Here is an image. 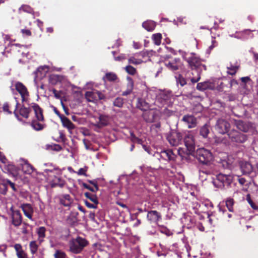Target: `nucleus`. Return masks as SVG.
Here are the masks:
<instances>
[{"mask_svg": "<svg viewBox=\"0 0 258 258\" xmlns=\"http://www.w3.org/2000/svg\"><path fill=\"white\" fill-rule=\"evenodd\" d=\"M181 54L192 70V75H195L191 78V82L193 83L198 82L201 78V73L203 69H206V66L202 64L201 59L195 53L182 52Z\"/></svg>", "mask_w": 258, "mask_h": 258, "instance_id": "obj_1", "label": "nucleus"}, {"mask_svg": "<svg viewBox=\"0 0 258 258\" xmlns=\"http://www.w3.org/2000/svg\"><path fill=\"white\" fill-rule=\"evenodd\" d=\"M44 174L46 176V179L50 182L52 187L56 186L62 187L65 183V180L63 179L61 175L62 174V170L58 168H53L51 169H45Z\"/></svg>", "mask_w": 258, "mask_h": 258, "instance_id": "obj_2", "label": "nucleus"}, {"mask_svg": "<svg viewBox=\"0 0 258 258\" xmlns=\"http://www.w3.org/2000/svg\"><path fill=\"white\" fill-rule=\"evenodd\" d=\"M156 100L155 103L159 107L164 105H171L173 103V96L170 91L156 90L155 91Z\"/></svg>", "mask_w": 258, "mask_h": 258, "instance_id": "obj_3", "label": "nucleus"}, {"mask_svg": "<svg viewBox=\"0 0 258 258\" xmlns=\"http://www.w3.org/2000/svg\"><path fill=\"white\" fill-rule=\"evenodd\" d=\"M233 180V176L230 174L219 173L213 179V183L215 187L222 188L229 186Z\"/></svg>", "mask_w": 258, "mask_h": 258, "instance_id": "obj_4", "label": "nucleus"}, {"mask_svg": "<svg viewBox=\"0 0 258 258\" xmlns=\"http://www.w3.org/2000/svg\"><path fill=\"white\" fill-rule=\"evenodd\" d=\"M87 244L88 242L85 238L78 236L70 241V251L73 253H79Z\"/></svg>", "mask_w": 258, "mask_h": 258, "instance_id": "obj_5", "label": "nucleus"}, {"mask_svg": "<svg viewBox=\"0 0 258 258\" xmlns=\"http://www.w3.org/2000/svg\"><path fill=\"white\" fill-rule=\"evenodd\" d=\"M31 107L34 110L35 117L37 120H32L31 125L35 130L40 131L44 128V125L39 122L43 120V116L42 114V110L40 107L35 103L32 104Z\"/></svg>", "mask_w": 258, "mask_h": 258, "instance_id": "obj_6", "label": "nucleus"}, {"mask_svg": "<svg viewBox=\"0 0 258 258\" xmlns=\"http://www.w3.org/2000/svg\"><path fill=\"white\" fill-rule=\"evenodd\" d=\"M142 172L145 175L146 181L150 185L156 186L157 170L150 167L143 166L140 167Z\"/></svg>", "mask_w": 258, "mask_h": 258, "instance_id": "obj_7", "label": "nucleus"}, {"mask_svg": "<svg viewBox=\"0 0 258 258\" xmlns=\"http://www.w3.org/2000/svg\"><path fill=\"white\" fill-rule=\"evenodd\" d=\"M196 156L199 161L204 164H208L213 159L211 152L205 148L198 149L196 153Z\"/></svg>", "mask_w": 258, "mask_h": 258, "instance_id": "obj_8", "label": "nucleus"}, {"mask_svg": "<svg viewBox=\"0 0 258 258\" xmlns=\"http://www.w3.org/2000/svg\"><path fill=\"white\" fill-rule=\"evenodd\" d=\"M182 139L181 133L176 131H172L167 136V140L169 144L173 146H177L181 144Z\"/></svg>", "mask_w": 258, "mask_h": 258, "instance_id": "obj_9", "label": "nucleus"}, {"mask_svg": "<svg viewBox=\"0 0 258 258\" xmlns=\"http://www.w3.org/2000/svg\"><path fill=\"white\" fill-rule=\"evenodd\" d=\"M15 87L21 96L22 103H27L29 99V93L26 86L22 83L17 82Z\"/></svg>", "mask_w": 258, "mask_h": 258, "instance_id": "obj_10", "label": "nucleus"}, {"mask_svg": "<svg viewBox=\"0 0 258 258\" xmlns=\"http://www.w3.org/2000/svg\"><path fill=\"white\" fill-rule=\"evenodd\" d=\"M229 127V123L225 119L222 118L218 119L215 124L216 130L221 134L227 133Z\"/></svg>", "mask_w": 258, "mask_h": 258, "instance_id": "obj_11", "label": "nucleus"}, {"mask_svg": "<svg viewBox=\"0 0 258 258\" xmlns=\"http://www.w3.org/2000/svg\"><path fill=\"white\" fill-rule=\"evenodd\" d=\"M16 104L15 105V109L14 110V114L15 116L18 118V120H21L20 116H22L25 118H28L29 117V114L30 111V108H27L24 106L21 107V108L18 111L17 110L18 106L19 105L18 101L17 100V98H15Z\"/></svg>", "mask_w": 258, "mask_h": 258, "instance_id": "obj_12", "label": "nucleus"}, {"mask_svg": "<svg viewBox=\"0 0 258 258\" xmlns=\"http://www.w3.org/2000/svg\"><path fill=\"white\" fill-rule=\"evenodd\" d=\"M184 142L189 151H192L195 150V142L191 131H187L185 134Z\"/></svg>", "mask_w": 258, "mask_h": 258, "instance_id": "obj_13", "label": "nucleus"}, {"mask_svg": "<svg viewBox=\"0 0 258 258\" xmlns=\"http://www.w3.org/2000/svg\"><path fill=\"white\" fill-rule=\"evenodd\" d=\"M228 135L231 141L236 143H243L247 139L246 136L245 135L234 130L230 131Z\"/></svg>", "mask_w": 258, "mask_h": 258, "instance_id": "obj_14", "label": "nucleus"}, {"mask_svg": "<svg viewBox=\"0 0 258 258\" xmlns=\"http://www.w3.org/2000/svg\"><path fill=\"white\" fill-rule=\"evenodd\" d=\"M155 156L159 159L167 161H174L176 156L171 150H163L160 153H157Z\"/></svg>", "mask_w": 258, "mask_h": 258, "instance_id": "obj_15", "label": "nucleus"}, {"mask_svg": "<svg viewBox=\"0 0 258 258\" xmlns=\"http://www.w3.org/2000/svg\"><path fill=\"white\" fill-rule=\"evenodd\" d=\"M85 97L89 102H94L98 100L104 99V95L98 91H87L85 93Z\"/></svg>", "mask_w": 258, "mask_h": 258, "instance_id": "obj_16", "label": "nucleus"}, {"mask_svg": "<svg viewBox=\"0 0 258 258\" xmlns=\"http://www.w3.org/2000/svg\"><path fill=\"white\" fill-rule=\"evenodd\" d=\"M12 223L15 227L19 226L22 222V215L18 210H14L13 207L11 208Z\"/></svg>", "mask_w": 258, "mask_h": 258, "instance_id": "obj_17", "label": "nucleus"}, {"mask_svg": "<svg viewBox=\"0 0 258 258\" xmlns=\"http://www.w3.org/2000/svg\"><path fill=\"white\" fill-rule=\"evenodd\" d=\"M48 71V67L46 66H41L38 68L37 70L34 72V80L35 83L39 80L43 79L46 75Z\"/></svg>", "mask_w": 258, "mask_h": 258, "instance_id": "obj_18", "label": "nucleus"}, {"mask_svg": "<svg viewBox=\"0 0 258 258\" xmlns=\"http://www.w3.org/2000/svg\"><path fill=\"white\" fill-rule=\"evenodd\" d=\"M181 121L187 125L188 128H194L197 126V118L192 115H185L183 116Z\"/></svg>", "mask_w": 258, "mask_h": 258, "instance_id": "obj_19", "label": "nucleus"}, {"mask_svg": "<svg viewBox=\"0 0 258 258\" xmlns=\"http://www.w3.org/2000/svg\"><path fill=\"white\" fill-rule=\"evenodd\" d=\"M144 119L148 122H153L159 119L158 113L157 111L150 110L143 114Z\"/></svg>", "mask_w": 258, "mask_h": 258, "instance_id": "obj_20", "label": "nucleus"}, {"mask_svg": "<svg viewBox=\"0 0 258 258\" xmlns=\"http://www.w3.org/2000/svg\"><path fill=\"white\" fill-rule=\"evenodd\" d=\"M59 203L66 207H70L73 203V199L69 194H61L58 196Z\"/></svg>", "mask_w": 258, "mask_h": 258, "instance_id": "obj_21", "label": "nucleus"}, {"mask_svg": "<svg viewBox=\"0 0 258 258\" xmlns=\"http://www.w3.org/2000/svg\"><path fill=\"white\" fill-rule=\"evenodd\" d=\"M147 218L151 223L157 224L161 220L162 217L161 214L157 211L152 210L148 212Z\"/></svg>", "mask_w": 258, "mask_h": 258, "instance_id": "obj_22", "label": "nucleus"}, {"mask_svg": "<svg viewBox=\"0 0 258 258\" xmlns=\"http://www.w3.org/2000/svg\"><path fill=\"white\" fill-rule=\"evenodd\" d=\"M146 55L147 52L145 51H142L139 53L135 54L128 59V63L135 65L141 64L143 61L141 57H143Z\"/></svg>", "mask_w": 258, "mask_h": 258, "instance_id": "obj_23", "label": "nucleus"}, {"mask_svg": "<svg viewBox=\"0 0 258 258\" xmlns=\"http://www.w3.org/2000/svg\"><path fill=\"white\" fill-rule=\"evenodd\" d=\"M181 64L180 60L179 58H175L171 61L166 60L165 65L170 70L174 71L178 70Z\"/></svg>", "mask_w": 258, "mask_h": 258, "instance_id": "obj_24", "label": "nucleus"}, {"mask_svg": "<svg viewBox=\"0 0 258 258\" xmlns=\"http://www.w3.org/2000/svg\"><path fill=\"white\" fill-rule=\"evenodd\" d=\"M20 161L21 162L20 164L22 169L25 173L30 174L33 173L34 169L27 160L24 159H21Z\"/></svg>", "mask_w": 258, "mask_h": 258, "instance_id": "obj_25", "label": "nucleus"}, {"mask_svg": "<svg viewBox=\"0 0 258 258\" xmlns=\"http://www.w3.org/2000/svg\"><path fill=\"white\" fill-rule=\"evenodd\" d=\"M22 208L24 215L29 219L33 220L32 215L33 213V208L29 204H24L21 205Z\"/></svg>", "mask_w": 258, "mask_h": 258, "instance_id": "obj_26", "label": "nucleus"}, {"mask_svg": "<svg viewBox=\"0 0 258 258\" xmlns=\"http://www.w3.org/2000/svg\"><path fill=\"white\" fill-rule=\"evenodd\" d=\"M60 119L64 127L68 130L70 134H72L73 130L75 128V126L72 122L66 116H60Z\"/></svg>", "mask_w": 258, "mask_h": 258, "instance_id": "obj_27", "label": "nucleus"}, {"mask_svg": "<svg viewBox=\"0 0 258 258\" xmlns=\"http://www.w3.org/2000/svg\"><path fill=\"white\" fill-rule=\"evenodd\" d=\"M240 168L244 174H250L253 170L252 165L247 161H242L240 163Z\"/></svg>", "mask_w": 258, "mask_h": 258, "instance_id": "obj_28", "label": "nucleus"}, {"mask_svg": "<svg viewBox=\"0 0 258 258\" xmlns=\"http://www.w3.org/2000/svg\"><path fill=\"white\" fill-rule=\"evenodd\" d=\"M2 170L5 172L13 174L14 175L17 174L18 171V168L12 163L5 165Z\"/></svg>", "mask_w": 258, "mask_h": 258, "instance_id": "obj_29", "label": "nucleus"}, {"mask_svg": "<svg viewBox=\"0 0 258 258\" xmlns=\"http://www.w3.org/2000/svg\"><path fill=\"white\" fill-rule=\"evenodd\" d=\"M181 220L184 226L188 229L192 227L195 224V220L190 216H185Z\"/></svg>", "mask_w": 258, "mask_h": 258, "instance_id": "obj_30", "label": "nucleus"}, {"mask_svg": "<svg viewBox=\"0 0 258 258\" xmlns=\"http://www.w3.org/2000/svg\"><path fill=\"white\" fill-rule=\"evenodd\" d=\"M109 120L110 118L109 116L101 114L99 117L98 126L101 127L107 125L109 123Z\"/></svg>", "mask_w": 258, "mask_h": 258, "instance_id": "obj_31", "label": "nucleus"}, {"mask_svg": "<svg viewBox=\"0 0 258 258\" xmlns=\"http://www.w3.org/2000/svg\"><path fill=\"white\" fill-rule=\"evenodd\" d=\"M142 26L148 31H152L156 27V24L153 21L148 20L143 23Z\"/></svg>", "mask_w": 258, "mask_h": 258, "instance_id": "obj_32", "label": "nucleus"}, {"mask_svg": "<svg viewBox=\"0 0 258 258\" xmlns=\"http://www.w3.org/2000/svg\"><path fill=\"white\" fill-rule=\"evenodd\" d=\"M248 30H244L242 32L238 33L236 32L235 34L229 35V36L231 37H234L237 39H240L243 40L252 38L253 37V35H251L250 36L248 37L244 36V34Z\"/></svg>", "mask_w": 258, "mask_h": 258, "instance_id": "obj_33", "label": "nucleus"}, {"mask_svg": "<svg viewBox=\"0 0 258 258\" xmlns=\"http://www.w3.org/2000/svg\"><path fill=\"white\" fill-rule=\"evenodd\" d=\"M46 229L44 227H40L37 229L36 232L38 236V240L40 243L43 241L45 237Z\"/></svg>", "mask_w": 258, "mask_h": 258, "instance_id": "obj_34", "label": "nucleus"}, {"mask_svg": "<svg viewBox=\"0 0 258 258\" xmlns=\"http://www.w3.org/2000/svg\"><path fill=\"white\" fill-rule=\"evenodd\" d=\"M137 106L142 110L146 111L149 108V104L143 99H139Z\"/></svg>", "mask_w": 258, "mask_h": 258, "instance_id": "obj_35", "label": "nucleus"}, {"mask_svg": "<svg viewBox=\"0 0 258 258\" xmlns=\"http://www.w3.org/2000/svg\"><path fill=\"white\" fill-rule=\"evenodd\" d=\"M237 128L243 132H247L248 130V125L243 121L241 120L237 121L235 123Z\"/></svg>", "mask_w": 258, "mask_h": 258, "instance_id": "obj_36", "label": "nucleus"}, {"mask_svg": "<svg viewBox=\"0 0 258 258\" xmlns=\"http://www.w3.org/2000/svg\"><path fill=\"white\" fill-rule=\"evenodd\" d=\"M209 125L208 124H205L202 126L200 130V134L203 138H206L209 134Z\"/></svg>", "mask_w": 258, "mask_h": 258, "instance_id": "obj_37", "label": "nucleus"}, {"mask_svg": "<svg viewBox=\"0 0 258 258\" xmlns=\"http://www.w3.org/2000/svg\"><path fill=\"white\" fill-rule=\"evenodd\" d=\"M89 182L94 185V187H91L86 183H83V187L92 192H96L98 190V187L97 185L92 181H90Z\"/></svg>", "mask_w": 258, "mask_h": 258, "instance_id": "obj_38", "label": "nucleus"}, {"mask_svg": "<svg viewBox=\"0 0 258 258\" xmlns=\"http://www.w3.org/2000/svg\"><path fill=\"white\" fill-rule=\"evenodd\" d=\"M84 195L87 199H88L92 203L98 204L97 198L95 194H91L89 192H86L84 193Z\"/></svg>", "mask_w": 258, "mask_h": 258, "instance_id": "obj_39", "label": "nucleus"}, {"mask_svg": "<svg viewBox=\"0 0 258 258\" xmlns=\"http://www.w3.org/2000/svg\"><path fill=\"white\" fill-rule=\"evenodd\" d=\"M29 247L30 251L32 254L36 253L38 250V245L37 244L36 241H31L29 244Z\"/></svg>", "mask_w": 258, "mask_h": 258, "instance_id": "obj_40", "label": "nucleus"}, {"mask_svg": "<svg viewBox=\"0 0 258 258\" xmlns=\"http://www.w3.org/2000/svg\"><path fill=\"white\" fill-rule=\"evenodd\" d=\"M246 200L248 203V204L250 205L251 207L253 209L257 210H258V203L254 202L250 198V196L249 194L246 195Z\"/></svg>", "mask_w": 258, "mask_h": 258, "instance_id": "obj_41", "label": "nucleus"}, {"mask_svg": "<svg viewBox=\"0 0 258 258\" xmlns=\"http://www.w3.org/2000/svg\"><path fill=\"white\" fill-rule=\"evenodd\" d=\"M162 35L160 33L154 34L152 36V39L156 45H159L161 42Z\"/></svg>", "mask_w": 258, "mask_h": 258, "instance_id": "obj_42", "label": "nucleus"}, {"mask_svg": "<svg viewBox=\"0 0 258 258\" xmlns=\"http://www.w3.org/2000/svg\"><path fill=\"white\" fill-rule=\"evenodd\" d=\"M175 78L178 85L179 84L181 87H183L186 84L185 79L181 75H177L175 76Z\"/></svg>", "mask_w": 258, "mask_h": 258, "instance_id": "obj_43", "label": "nucleus"}, {"mask_svg": "<svg viewBox=\"0 0 258 258\" xmlns=\"http://www.w3.org/2000/svg\"><path fill=\"white\" fill-rule=\"evenodd\" d=\"M7 184L10 185L14 190H16L15 184L11 182L10 180L0 179V185H2L5 187Z\"/></svg>", "mask_w": 258, "mask_h": 258, "instance_id": "obj_44", "label": "nucleus"}, {"mask_svg": "<svg viewBox=\"0 0 258 258\" xmlns=\"http://www.w3.org/2000/svg\"><path fill=\"white\" fill-rule=\"evenodd\" d=\"M124 103L123 99L121 97H117L113 101V105L119 108L122 107Z\"/></svg>", "mask_w": 258, "mask_h": 258, "instance_id": "obj_45", "label": "nucleus"}, {"mask_svg": "<svg viewBox=\"0 0 258 258\" xmlns=\"http://www.w3.org/2000/svg\"><path fill=\"white\" fill-rule=\"evenodd\" d=\"M234 200L233 199L229 198L226 201V206L228 209L229 212H233V206L234 205Z\"/></svg>", "mask_w": 258, "mask_h": 258, "instance_id": "obj_46", "label": "nucleus"}, {"mask_svg": "<svg viewBox=\"0 0 258 258\" xmlns=\"http://www.w3.org/2000/svg\"><path fill=\"white\" fill-rule=\"evenodd\" d=\"M106 79L109 81H113L117 79V77L113 73H107L105 74Z\"/></svg>", "mask_w": 258, "mask_h": 258, "instance_id": "obj_47", "label": "nucleus"}, {"mask_svg": "<svg viewBox=\"0 0 258 258\" xmlns=\"http://www.w3.org/2000/svg\"><path fill=\"white\" fill-rule=\"evenodd\" d=\"M124 69L128 74L131 75H134L137 72L136 69L130 65L126 66Z\"/></svg>", "mask_w": 258, "mask_h": 258, "instance_id": "obj_48", "label": "nucleus"}, {"mask_svg": "<svg viewBox=\"0 0 258 258\" xmlns=\"http://www.w3.org/2000/svg\"><path fill=\"white\" fill-rule=\"evenodd\" d=\"M238 69L237 67L230 65L227 67V73L231 75H235Z\"/></svg>", "mask_w": 258, "mask_h": 258, "instance_id": "obj_49", "label": "nucleus"}, {"mask_svg": "<svg viewBox=\"0 0 258 258\" xmlns=\"http://www.w3.org/2000/svg\"><path fill=\"white\" fill-rule=\"evenodd\" d=\"M19 11H23L28 13H32L33 12V9L28 5H23L19 9Z\"/></svg>", "mask_w": 258, "mask_h": 258, "instance_id": "obj_50", "label": "nucleus"}, {"mask_svg": "<svg viewBox=\"0 0 258 258\" xmlns=\"http://www.w3.org/2000/svg\"><path fill=\"white\" fill-rule=\"evenodd\" d=\"M54 256L55 258H68L66 253L61 250H56Z\"/></svg>", "mask_w": 258, "mask_h": 258, "instance_id": "obj_51", "label": "nucleus"}, {"mask_svg": "<svg viewBox=\"0 0 258 258\" xmlns=\"http://www.w3.org/2000/svg\"><path fill=\"white\" fill-rule=\"evenodd\" d=\"M208 85L206 82L199 83L197 85V89L198 90L202 91L206 89Z\"/></svg>", "mask_w": 258, "mask_h": 258, "instance_id": "obj_52", "label": "nucleus"}, {"mask_svg": "<svg viewBox=\"0 0 258 258\" xmlns=\"http://www.w3.org/2000/svg\"><path fill=\"white\" fill-rule=\"evenodd\" d=\"M85 205L89 208L96 209L97 207L98 204L95 203H90L88 200H84Z\"/></svg>", "mask_w": 258, "mask_h": 258, "instance_id": "obj_53", "label": "nucleus"}, {"mask_svg": "<svg viewBox=\"0 0 258 258\" xmlns=\"http://www.w3.org/2000/svg\"><path fill=\"white\" fill-rule=\"evenodd\" d=\"M127 80L128 82L127 84V88L133 90L134 88V81L133 79L130 77H127Z\"/></svg>", "mask_w": 258, "mask_h": 258, "instance_id": "obj_54", "label": "nucleus"}, {"mask_svg": "<svg viewBox=\"0 0 258 258\" xmlns=\"http://www.w3.org/2000/svg\"><path fill=\"white\" fill-rule=\"evenodd\" d=\"M114 58L116 61H122L126 59V56L124 54H121L118 56H114Z\"/></svg>", "mask_w": 258, "mask_h": 258, "instance_id": "obj_55", "label": "nucleus"}, {"mask_svg": "<svg viewBox=\"0 0 258 258\" xmlns=\"http://www.w3.org/2000/svg\"><path fill=\"white\" fill-rule=\"evenodd\" d=\"M162 113L163 114L166 115V116H170L172 114L173 111L167 109V108H165L162 111Z\"/></svg>", "mask_w": 258, "mask_h": 258, "instance_id": "obj_56", "label": "nucleus"}, {"mask_svg": "<svg viewBox=\"0 0 258 258\" xmlns=\"http://www.w3.org/2000/svg\"><path fill=\"white\" fill-rule=\"evenodd\" d=\"M87 170V168L86 167L84 168H81L77 173L79 175H86Z\"/></svg>", "mask_w": 258, "mask_h": 258, "instance_id": "obj_57", "label": "nucleus"}, {"mask_svg": "<svg viewBox=\"0 0 258 258\" xmlns=\"http://www.w3.org/2000/svg\"><path fill=\"white\" fill-rule=\"evenodd\" d=\"M17 255L18 258H27V255L23 250L17 252Z\"/></svg>", "mask_w": 258, "mask_h": 258, "instance_id": "obj_58", "label": "nucleus"}, {"mask_svg": "<svg viewBox=\"0 0 258 258\" xmlns=\"http://www.w3.org/2000/svg\"><path fill=\"white\" fill-rule=\"evenodd\" d=\"M3 110L4 111L8 112L9 114L12 113V112L9 110V105L8 103H5L4 104Z\"/></svg>", "mask_w": 258, "mask_h": 258, "instance_id": "obj_59", "label": "nucleus"}, {"mask_svg": "<svg viewBox=\"0 0 258 258\" xmlns=\"http://www.w3.org/2000/svg\"><path fill=\"white\" fill-rule=\"evenodd\" d=\"M21 32L23 35L29 36L31 35V32L30 30L28 29H22Z\"/></svg>", "mask_w": 258, "mask_h": 258, "instance_id": "obj_60", "label": "nucleus"}, {"mask_svg": "<svg viewBox=\"0 0 258 258\" xmlns=\"http://www.w3.org/2000/svg\"><path fill=\"white\" fill-rule=\"evenodd\" d=\"M217 45V43L216 41H215V38H213V39L212 41V45L209 47V50H211L214 47L216 46Z\"/></svg>", "mask_w": 258, "mask_h": 258, "instance_id": "obj_61", "label": "nucleus"}, {"mask_svg": "<svg viewBox=\"0 0 258 258\" xmlns=\"http://www.w3.org/2000/svg\"><path fill=\"white\" fill-rule=\"evenodd\" d=\"M83 143H84V144L85 145V148L87 149V150H90L91 148H90V142L88 140H87L86 139H84L83 140Z\"/></svg>", "mask_w": 258, "mask_h": 258, "instance_id": "obj_62", "label": "nucleus"}, {"mask_svg": "<svg viewBox=\"0 0 258 258\" xmlns=\"http://www.w3.org/2000/svg\"><path fill=\"white\" fill-rule=\"evenodd\" d=\"M0 161L4 164H6L7 163V159L5 157V156L3 155L2 152H0Z\"/></svg>", "mask_w": 258, "mask_h": 258, "instance_id": "obj_63", "label": "nucleus"}, {"mask_svg": "<svg viewBox=\"0 0 258 258\" xmlns=\"http://www.w3.org/2000/svg\"><path fill=\"white\" fill-rule=\"evenodd\" d=\"M7 248V246L5 244L0 245V252L3 253L4 256H6L5 251Z\"/></svg>", "mask_w": 258, "mask_h": 258, "instance_id": "obj_64", "label": "nucleus"}]
</instances>
